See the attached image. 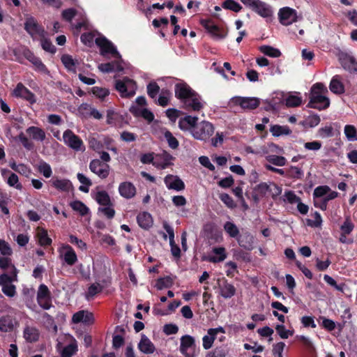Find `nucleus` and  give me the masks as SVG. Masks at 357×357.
<instances>
[{"instance_id":"nucleus-40","label":"nucleus","mask_w":357,"mask_h":357,"mask_svg":"<svg viewBox=\"0 0 357 357\" xmlns=\"http://www.w3.org/2000/svg\"><path fill=\"white\" fill-rule=\"evenodd\" d=\"M259 50L265 55L273 58H278L281 55V52L278 49L269 45H262L259 47Z\"/></svg>"},{"instance_id":"nucleus-37","label":"nucleus","mask_w":357,"mask_h":357,"mask_svg":"<svg viewBox=\"0 0 357 357\" xmlns=\"http://www.w3.org/2000/svg\"><path fill=\"white\" fill-rule=\"evenodd\" d=\"M284 176L294 179H301L303 176V172L301 168L291 166L286 169Z\"/></svg>"},{"instance_id":"nucleus-36","label":"nucleus","mask_w":357,"mask_h":357,"mask_svg":"<svg viewBox=\"0 0 357 357\" xmlns=\"http://www.w3.org/2000/svg\"><path fill=\"white\" fill-rule=\"evenodd\" d=\"M17 269L15 266H13V271L10 275L3 273L0 275V286L11 284L12 282L17 280Z\"/></svg>"},{"instance_id":"nucleus-17","label":"nucleus","mask_w":357,"mask_h":357,"mask_svg":"<svg viewBox=\"0 0 357 357\" xmlns=\"http://www.w3.org/2000/svg\"><path fill=\"white\" fill-rule=\"evenodd\" d=\"M234 103L243 109H254L259 107L260 102L257 98L237 97L234 100Z\"/></svg>"},{"instance_id":"nucleus-35","label":"nucleus","mask_w":357,"mask_h":357,"mask_svg":"<svg viewBox=\"0 0 357 357\" xmlns=\"http://www.w3.org/2000/svg\"><path fill=\"white\" fill-rule=\"evenodd\" d=\"M65 248L67 249V251L64 254V261L68 265L73 266L77 261V255L69 245H66Z\"/></svg>"},{"instance_id":"nucleus-60","label":"nucleus","mask_w":357,"mask_h":357,"mask_svg":"<svg viewBox=\"0 0 357 357\" xmlns=\"http://www.w3.org/2000/svg\"><path fill=\"white\" fill-rule=\"evenodd\" d=\"M77 10L75 8H70L63 10L61 13L62 18L67 21L71 22L72 20L77 15Z\"/></svg>"},{"instance_id":"nucleus-63","label":"nucleus","mask_w":357,"mask_h":357,"mask_svg":"<svg viewBox=\"0 0 357 357\" xmlns=\"http://www.w3.org/2000/svg\"><path fill=\"white\" fill-rule=\"evenodd\" d=\"M331 191L328 185H320L317 187L313 192L314 197H321L326 195Z\"/></svg>"},{"instance_id":"nucleus-28","label":"nucleus","mask_w":357,"mask_h":357,"mask_svg":"<svg viewBox=\"0 0 357 357\" xmlns=\"http://www.w3.org/2000/svg\"><path fill=\"white\" fill-rule=\"evenodd\" d=\"M330 90L335 94H342L344 92V84L340 80L338 75L334 76L329 84Z\"/></svg>"},{"instance_id":"nucleus-43","label":"nucleus","mask_w":357,"mask_h":357,"mask_svg":"<svg viewBox=\"0 0 357 357\" xmlns=\"http://www.w3.org/2000/svg\"><path fill=\"white\" fill-rule=\"evenodd\" d=\"M344 132L349 141L357 140V130L353 125H346L344 128Z\"/></svg>"},{"instance_id":"nucleus-13","label":"nucleus","mask_w":357,"mask_h":357,"mask_svg":"<svg viewBox=\"0 0 357 357\" xmlns=\"http://www.w3.org/2000/svg\"><path fill=\"white\" fill-rule=\"evenodd\" d=\"M164 182L169 190L181 191L185 189L184 182L177 176L168 174L165 177Z\"/></svg>"},{"instance_id":"nucleus-31","label":"nucleus","mask_w":357,"mask_h":357,"mask_svg":"<svg viewBox=\"0 0 357 357\" xmlns=\"http://www.w3.org/2000/svg\"><path fill=\"white\" fill-rule=\"evenodd\" d=\"M270 132L275 137H279L283 135H289L292 132L289 126L280 125L272 126L270 128Z\"/></svg>"},{"instance_id":"nucleus-30","label":"nucleus","mask_w":357,"mask_h":357,"mask_svg":"<svg viewBox=\"0 0 357 357\" xmlns=\"http://www.w3.org/2000/svg\"><path fill=\"white\" fill-rule=\"evenodd\" d=\"M236 294V288L231 284L227 282L225 280L220 287V294L225 298H230Z\"/></svg>"},{"instance_id":"nucleus-64","label":"nucleus","mask_w":357,"mask_h":357,"mask_svg":"<svg viewBox=\"0 0 357 357\" xmlns=\"http://www.w3.org/2000/svg\"><path fill=\"white\" fill-rule=\"evenodd\" d=\"M318 135L321 138L333 137V128L331 126L321 128L318 130Z\"/></svg>"},{"instance_id":"nucleus-50","label":"nucleus","mask_w":357,"mask_h":357,"mask_svg":"<svg viewBox=\"0 0 357 357\" xmlns=\"http://www.w3.org/2000/svg\"><path fill=\"white\" fill-rule=\"evenodd\" d=\"M18 139L21 142L23 147L26 150L31 151L34 149L35 146L33 142L29 139L28 137L23 132H20L19 134Z\"/></svg>"},{"instance_id":"nucleus-54","label":"nucleus","mask_w":357,"mask_h":357,"mask_svg":"<svg viewBox=\"0 0 357 357\" xmlns=\"http://www.w3.org/2000/svg\"><path fill=\"white\" fill-rule=\"evenodd\" d=\"M285 102L288 107H295L301 105L302 99L297 96L290 95L286 98Z\"/></svg>"},{"instance_id":"nucleus-51","label":"nucleus","mask_w":357,"mask_h":357,"mask_svg":"<svg viewBox=\"0 0 357 357\" xmlns=\"http://www.w3.org/2000/svg\"><path fill=\"white\" fill-rule=\"evenodd\" d=\"M114 142V140L109 136H104L102 139L103 148H105L107 150L111 151L114 153L116 154L118 153V149L113 145Z\"/></svg>"},{"instance_id":"nucleus-12","label":"nucleus","mask_w":357,"mask_h":357,"mask_svg":"<svg viewBox=\"0 0 357 357\" xmlns=\"http://www.w3.org/2000/svg\"><path fill=\"white\" fill-rule=\"evenodd\" d=\"M201 24L213 38L218 39H222L225 38L226 34L221 32L220 27L216 25L213 20H202L201 21Z\"/></svg>"},{"instance_id":"nucleus-16","label":"nucleus","mask_w":357,"mask_h":357,"mask_svg":"<svg viewBox=\"0 0 357 357\" xmlns=\"http://www.w3.org/2000/svg\"><path fill=\"white\" fill-rule=\"evenodd\" d=\"M340 62L344 70L357 73V61L354 56L347 54H342L340 57Z\"/></svg>"},{"instance_id":"nucleus-7","label":"nucleus","mask_w":357,"mask_h":357,"mask_svg":"<svg viewBox=\"0 0 357 357\" xmlns=\"http://www.w3.org/2000/svg\"><path fill=\"white\" fill-rule=\"evenodd\" d=\"M95 43L100 49V53L102 55L106 54H111L114 58L121 59V56L117 51L114 44L107 39L105 37H98L96 38Z\"/></svg>"},{"instance_id":"nucleus-41","label":"nucleus","mask_w":357,"mask_h":357,"mask_svg":"<svg viewBox=\"0 0 357 357\" xmlns=\"http://www.w3.org/2000/svg\"><path fill=\"white\" fill-rule=\"evenodd\" d=\"M225 231L229 235L230 237L237 238L239 236V230L237 226L231 222H226L224 225Z\"/></svg>"},{"instance_id":"nucleus-59","label":"nucleus","mask_w":357,"mask_h":357,"mask_svg":"<svg viewBox=\"0 0 357 357\" xmlns=\"http://www.w3.org/2000/svg\"><path fill=\"white\" fill-rule=\"evenodd\" d=\"M95 34L92 32H86L81 35L80 40L84 45L91 47L93 45Z\"/></svg>"},{"instance_id":"nucleus-3","label":"nucleus","mask_w":357,"mask_h":357,"mask_svg":"<svg viewBox=\"0 0 357 357\" xmlns=\"http://www.w3.org/2000/svg\"><path fill=\"white\" fill-rule=\"evenodd\" d=\"M115 89L119 92L122 98H130L135 96L137 84L134 80L128 77H124L123 79L116 81Z\"/></svg>"},{"instance_id":"nucleus-22","label":"nucleus","mask_w":357,"mask_h":357,"mask_svg":"<svg viewBox=\"0 0 357 357\" xmlns=\"http://www.w3.org/2000/svg\"><path fill=\"white\" fill-rule=\"evenodd\" d=\"M139 226L144 229H149L153 225V218L148 212L139 213L137 216Z\"/></svg>"},{"instance_id":"nucleus-23","label":"nucleus","mask_w":357,"mask_h":357,"mask_svg":"<svg viewBox=\"0 0 357 357\" xmlns=\"http://www.w3.org/2000/svg\"><path fill=\"white\" fill-rule=\"evenodd\" d=\"M52 185L56 189L61 192H68L70 190H73L74 189L71 181L68 179L56 178L52 181Z\"/></svg>"},{"instance_id":"nucleus-6","label":"nucleus","mask_w":357,"mask_h":357,"mask_svg":"<svg viewBox=\"0 0 357 357\" xmlns=\"http://www.w3.org/2000/svg\"><path fill=\"white\" fill-rule=\"evenodd\" d=\"M63 139L68 146L76 151L85 150V146L82 139L70 129L64 131Z\"/></svg>"},{"instance_id":"nucleus-44","label":"nucleus","mask_w":357,"mask_h":357,"mask_svg":"<svg viewBox=\"0 0 357 357\" xmlns=\"http://www.w3.org/2000/svg\"><path fill=\"white\" fill-rule=\"evenodd\" d=\"M222 6L223 8L238 13L242 10V6L234 0H225Z\"/></svg>"},{"instance_id":"nucleus-21","label":"nucleus","mask_w":357,"mask_h":357,"mask_svg":"<svg viewBox=\"0 0 357 357\" xmlns=\"http://www.w3.org/2000/svg\"><path fill=\"white\" fill-rule=\"evenodd\" d=\"M138 349L144 354H153L155 347L153 342L145 335H142L141 340L138 344Z\"/></svg>"},{"instance_id":"nucleus-47","label":"nucleus","mask_w":357,"mask_h":357,"mask_svg":"<svg viewBox=\"0 0 357 357\" xmlns=\"http://www.w3.org/2000/svg\"><path fill=\"white\" fill-rule=\"evenodd\" d=\"M164 137L167 140L169 146L172 149H176L179 146L178 139L172 135L169 130H166Z\"/></svg>"},{"instance_id":"nucleus-53","label":"nucleus","mask_w":357,"mask_h":357,"mask_svg":"<svg viewBox=\"0 0 357 357\" xmlns=\"http://www.w3.org/2000/svg\"><path fill=\"white\" fill-rule=\"evenodd\" d=\"M148 96L155 98L160 92V86L155 82H151L146 86Z\"/></svg>"},{"instance_id":"nucleus-48","label":"nucleus","mask_w":357,"mask_h":357,"mask_svg":"<svg viewBox=\"0 0 357 357\" xmlns=\"http://www.w3.org/2000/svg\"><path fill=\"white\" fill-rule=\"evenodd\" d=\"M91 93L97 98L104 100V98L109 96V91L106 88L93 86L91 89Z\"/></svg>"},{"instance_id":"nucleus-4","label":"nucleus","mask_w":357,"mask_h":357,"mask_svg":"<svg viewBox=\"0 0 357 357\" xmlns=\"http://www.w3.org/2000/svg\"><path fill=\"white\" fill-rule=\"evenodd\" d=\"M24 29L31 36L33 40L40 39L41 38H44L46 35V31L43 26L39 24L37 20L33 17L26 18L24 22Z\"/></svg>"},{"instance_id":"nucleus-55","label":"nucleus","mask_w":357,"mask_h":357,"mask_svg":"<svg viewBox=\"0 0 357 357\" xmlns=\"http://www.w3.org/2000/svg\"><path fill=\"white\" fill-rule=\"evenodd\" d=\"M31 63L35 66L36 70L43 73L45 74H49L50 71L48 70L46 66L42 62L41 59L37 56H35Z\"/></svg>"},{"instance_id":"nucleus-9","label":"nucleus","mask_w":357,"mask_h":357,"mask_svg":"<svg viewBox=\"0 0 357 357\" xmlns=\"http://www.w3.org/2000/svg\"><path fill=\"white\" fill-rule=\"evenodd\" d=\"M318 92L311 93L310 101L307 105L309 108H314L319 110L327 109L330 106V100L325 96L317 94Z\"/></svg>"},{"instance_id":"nucleus-42","label":"nucleus","mask_w":357,"mask_h":357,"mask_svg":"<svg viewBox=\"0 0 357 357\" xmlns=\"http://www.w3.org/2000/svg\"><path fill=\"white\" fill-rule=\"evenodd\" d=\"M173 279L170 276L160 278L156 281L155 287L161 290L164 288H170L173 285Z\"/></svg>"},{"instance_id":"nucleus-49","label":"nucleus","mask_w":357,"mask_h":357,"mask_svg":"<svg viewBox=\"0 0 357 357\" xmlns=\"http://www.w3.org/2000/svg\"><path fill=\"white\" fill-rule=\"evenodd\" d=\"M354 229V225L351 222L350 217H347L344 222L340 226V230L344 234H350Z\"/></svg>"},{"instance_id":"nucleus-62","label":"nucleus","mask_w":357,"mask_h":357,"mask_svg":"<svg viewBox=\"0 0 357 357\" xmlns=\"http://www.w3.org/2000/svg\"><path fill=\"white\" fill-rule=\"evenodd\" d=\"M2 292L8 297H13L16 294V287L13 284H7L6 285L1 286Z\"/></svg>"},{"instance_id":"nucleus-11","label":"nucleus","mask_w":357,"mask_h":357,"mask_svg":"<svg viewBox=\"0 0 357 357\" xmlns=\"http://www.w3.org/2000/svg\"><path fill=\"white\" fill-rule=\"evenodd\" d=\"M89 169L102 179L106 178L109 174V165L98 159H94L90 162Z\"/></svg>"},{"instance_id":"nucleus-46","label":"nucleus","mask_w":357,"mask_h":357,"mask_svg":"<svg viewBox=\"0 0 357 357\" xmlns=\"http://www.w3.org/2000/svg\"><path fill=\"white\" fill-rule=\"evenodd\" d=\"M38 171L45 178H50L52 174L51 166L46 162L41 160L38 167Z\"/></svg>"},{"instance_id":"nucleus-14","label":"nucleus","mask_w":357,"mask_h":357,"mask_svg":"<svg viewBox=\"0 0 357 357\" xmlns=\"http://www.w3.org/2000/svg\"><path fill=\"white\" fill-rule=\"evenodd\" d=\"M119 192L123 198L130 199L135 196L137 189L132 183L124 181L119 184Z\"/></svg>"},{"instance_id":"nucleus-52","label":"nucleus","mask_w":357,"mask_h":357,"mask_svg":"<svg viewBox=\"0 0 357 357\" xmlns=\"http://www.w3.org/2000/svg\"><path fill=\"white\" fill-rule=\"evenodd\" d=\"M42 48L50 53L54 54L56 51V48L52 45L51 40L45 38H41L40 39Z\"/></svg>"},{"instance_id":"nucleus-5","label":"nucleus","mask_w":357,"mask_h":357,"mask_svg":"<svg viewBox=\"0 0 357 357\" xmlns=\"http://www.w3.org/2000/svg\"><path fill=\"white\" fill-rule=\"evenodd\" d=\"M36 300L38 305L43 310H49L53 306L51 292L45 284L39 285Z\"/></svg>"},{"instance_id":"nucleus-32","label":"nucleus","mask_w":357,"mask_h":357,"mask_svg":"<svg viewBox=\"0 0 357 357\" xmlns=\"http://www.w3.org/2000/svg\"><path fill=\"white\" fill-rule=\"evenodd\" d=\"M70 206L73 211L78 212L82 216L87 215L89 212V208L79 200L71 202Z\"/></svg>"},{"instance_id":"nucleus-19","label":"nucleus","mask_w":357,"mask_h":357,"mask_svg":"<svg viewBox=\"0 0 357 357\" xmlns=\"http://www.w3.org/2000/svg\"><path fill=\"white\" fill-rule=\"evenodd\" d=\"M195 346V339L193 337L189 335H185L181 338L180 351L182 354L186 357H192L190 354L188 353V349Z\"/></svg>"},{"instance_id":"nucleus-27","label":"nucleus","mask_w":357,"mask_h":357,"mask_svg":"<svg viewBox=\"0 0 357 357\" xmlns=\"http://www.w3.org/2000/svg\"><path fill=\"white\" fill-rule=\"evenodd\" d=\"M161 158L162 159V162H153V165L157 168L165 169L172 165L171 160H174V158L167 151H163V152L160 155Z\"/></svg>"},{"instance_id":"nucleus-2","label":"nucleus","mask_w":357,"mask_h":357,"mask_svg":"<svg viewBox=\"0 0 357 357\" xmlns=\"http://www.w3.org/2000/svg\"><path fill=\"white\" fill-rule=\"evenodd\" d=\"M214 131L215 128L211 122L202 121L195 126L192 130V135L195 139L206 142L213 135Z\"/></svg>"},{"instance_id":"nucleus-8","label":"nucleus","mask_w":357,"mask_h":357,"mask_svg":"<svg viewBox=\"0 0 357 357\" xmlns=\"http://www.w3.org/2000/svg\"><path fill=\"white\" fill-rule=\"evenodd\" d=\"M278 19L284 26H289L298 21L297 12L289 7H283L278 11Z\"/></svg>"},{"instance_id":"nucleus-20","label":"nucleus","mask_w":357,"mask_h":357,"mask_svg":"<svg viewBox=\"0 0 357 357\" xmlns=\"http://www.w3.org/2000/svg\"><path fill=\"white\" fill-rule=\"evenodd\" d=\"M26 132L31 137L32 139L38 142H43L46 137L45 130L37 126H32L27 128L26 129Z\"/></svg>"},{"instance_id":"nucleus-38","label":"nucleus","mask_w":357,"mask_h":357,"mask_svg":"<svg viewBox=\"0 0 357 357\" xmlns=\"http://www.w3.org/2000/svg\"><path fill=\"white\" fill-rule=\"evenodd\" d=\"M213 252L214 254L218 255V257H215V256L211 257L209 258V261H211V262L217 263V262L222 261L227 257V255L225 253V249L223 247L215 248H213Z\"/></svg>"},{"instance_id":"nucleus-15","label":"nucleus","mask_w":357,"mask_h":357,"mask_svg":"<svg viewBox=\"0 0 357 357\" xmlns=\"http://www.w3.org/2000/svg\"><path fill=\"white\" fill-rule=\"evenodd\" d=\"M198 117L186 115L181 118L178 121V127L183 131H190L192 134V130L195 128L198 123Z\"/></svg>"},{"instance_id":"nucleus-58","label":"nucleus","mask_w":357,"mask_h":357,"mask_svg":"<svg viewBox=\"0 0 357 357\" xmlns=\"http://www.w3.org/2000/svg\"><path fill=\"white\" fill-rule=\"evenodd\" d=\"M219 198L229 208H234L236 206L232 197L227 193H221Z\"/></svg>"},{"instance_id":"nucleus-34","label":"nucleus","mask_w":357,"mask_h":357,"mask_svg":"<svg viewBox=\"0 0 357 357\" xmlns=\"http://www.w3.org/2000/svg\"><path fill=\"white\" fill-rule=\"evenodd\" d=\"M95 199L101 206H106L112 204L109 194L105 190L97 192Z\"/></svg>"},{"instance_id":"nucleus-39","label":"nucleus","mask_w":357,"mask_h":357,"mask_svg":"<svg viewBox=\"0 0 357 357\" xmlns=\"http://www.w3.org/2000/svg\"><path fill=\"white\" fill-rule=\"evenodd\" d=\"M61 62L68 70L75 72V66L77 63L75 61L72 56L69 54H63L61 58Z\"/></svg>"},{"instance_id":"nucleus-33","label":"nucleus","mask_w":357,"mask_h":357,"mask_svg":"<svg viewBox=\"0 0 357 357\" xmlns=\"http://www.w3.org/2000/svg\"><path fill=\"white\" fill-rule=\"evenodd\" d=\"M255 195H253V199L255 202L259 200L258 197H263L266 193L270 190V187L266 183H260L257 185L255 186Z\"/></svg>"},{"instance_id":"nucleus-57","label":"nucleus","mask_w":357,"mask_h":357,"mask_svg":"<svg viewBox=\"0 0 357 357\" xmlns=\"http://www.w3.org/2000/svg\"><path fill=\"white\" fill-rule=\"evenodd\" d=\"M13 329V324L10 319L8 317H2L0 318V331L8 332Z\"/></svg>"},{"instance_id":"nucleus-29","label":"nucleus","mask_w":357,"mask_h":357,"mask_svg":"<svg viewBox=\"0 0 357 357\" xmlns=\"http://www.w3.org/2000/svg\"><path fill=\"white\" fill-rule=\"evenodd\" d=\"M98 69L103 73H112L121 71L123 68L119 62H108L100 64Z\"/></svg>"},{"instance_id":"nucleus-45","label":"nucleus","mask_w":357,"mask_h":357,"mask_svg":"<svg viewBox=\"0 0 357 357\" xmlns=\"http://www.w3.org/2000/svg\"><path fill=\"white\" fill-rule=\"evenodd\" d=\"M103 289V287L100 285L99 283H93L91 284L86 292V298L89 300L90 298L94 297L96 294L100 293Z\"/></svg>"},{"instance_id":"nucleus-26","label":"nucleus","mask_w":357,"mask_h":357,"mask_svg":"<svg viewBox=\"0 0 357 357\" xmlns=\"http://www.w3.org/2000/svg\"><path fill=\"white\" fill-rule=\"evenodd\" d=\"M37 238L38 243L43 247H47L51 245L52 240L49 237L47 230L38 227L37 229Z\"/></svg>"},{"instance_id":"nucleus-18","label":"nucleus","mask_w":357,"mask_h":357,"mask_svg":"<svg viewBox=\"0 0 357 357\" xmlns=\"http://www.w3.org/2000/svg\"><path fill=\"white\" fill-rule=\"evenodd\" d=\"M252 10L262 17H269L273 15L271 6L261 0H258Z\"/></svg>"},{"instance_id":"nucleus-56","label":"nucleus","mask_w":357,"mask_h":357,"mask_svg":"<svg viewBox=\"0 0 357 357\" xmlns=\"http://www.w3.org/2000/svg\"><path fill=\"white\" fill-rule=\"evenodd\" d=\"M7 183L10 186L14 187L17 190H21L22 189V185L19 182L18 176L15 173H10L8 178Z\"/></svg>"},{"instance_id":"nucleus-25","label":"nucleus","mask_w":357,"mask_h":357,"mask_svg":"<svg viewBox=\"0 0 357 357\" xmlns=\"http://www.w3.org/2000/svg\"><path fill=\"white\" fill-rule=\"evenodd\" d=\"M24 337L28 342H36L39 340L40 332L35 327L26 326L24 330Z\"/></svg>"},{"instance_id":"nucleus-1","label":"nucleus","mask_w":357,"mask_h":357,"mask_svg":"<svg viewBox=\"0 0 357 357\" xmlns=\"http://www.w3.org/2000/svg\"><path fill=\"white\" fill-rule=\"evenodd\" d=\"M174 93L186 110L199 112L204 107L200 96L185 82L176 84Z\"/></svg>"},{"instance_id":"nucleus-61","label":"nucleus","mask_w":357,"mask_h":357,"mask_svg":"<svg viewBox=\"0 0 357 357\" xmlns=\"http://www.w3.org/2000/svg\"><path fill=\"white\" fill-rule=\"evenodd\" d=\"M275 330L280 337L282 339H287L289 335H292L294 334V331L287 330L285 326L282 324L277 325Z\"/></svg>"},{"instance_id":"nucleus-10","label":"nucleus","mask_w":357,"mask_h":357,"mask_svg":"<svg viewBox=\"0 0 357 357\" xmlns=\"http://www.w3.org/2000/svg\"><path fill=\"white\" fill-rule=\"evenodd\" d=\"M12 95L15 98H22L30 104H33L36 102L35 94L21 82L16 85Z\"/></svg>"},{"instance_id":"nucleus-24","label":"nucleus","mask_w":357,"mask_h":357,"mask_svg":"<svg viewBox=\"0 0 357 357\" xmlns=\"http://www.w3.org/2000/svg\"><path fill=\"white\" fill-rule=\"evenodd\" d=\"M236 240L238 245L245 249L250 250L252 248L254 238L248 231L239 234Z\"/></svg>"}]
</instances>
